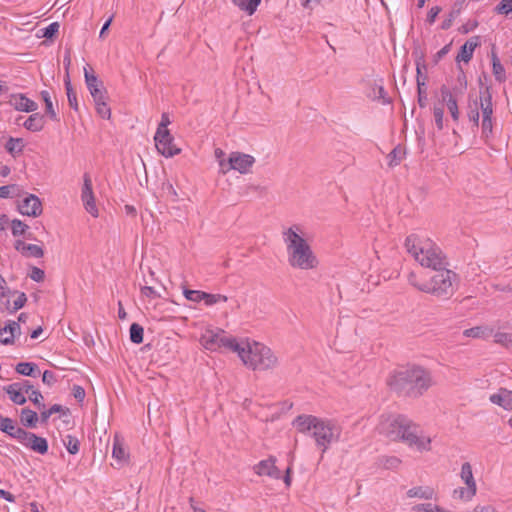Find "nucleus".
<instances>
[{
	"label": "nucleus",
	"instance_id": "nucleus-61",
	"mask_svg": "<svg viewBox=\"0 0 512 512\" xmlns=\"http://www.w3.org/2000/svg\"><path fill=\"white\" fill-rule=\"evenodd\" d=\"M15 384L19 385L20 388H21V391L23 392V394H30L33 389V386L29 384L28 381H22V382H16Z\"/></svg>",
	"mask_w": 512,
	"mask_h": 512
},
{
	"label": "nucleus",
	"instance_id": "nucleus-38",
	"mask_svg": "<svg viewBox=\"0 0 512 512\" xmlns=\"http://www.w3.org/2000/svg\"><path fill=\"white\" fill-rule=\"evenodd\" d=\"M15 370L24 376H35L36 365L30 362H20L16 365Z\"/></svg>",
	"mask_w": 512,
	"mask_h": 512
},
{
	"label": "nucleus",
	"instance_id": "nucleus-5",
	"mask_svg": "<svg viewBox=\"0 0 512 512\" xmlns=\"http://www.w3.org/2000/svg\"><path fill=\"white\" fill-rule=\"evenodd\" d=\"M405 247L407 252L423 267L438 269L447 265L444 253L430 238L408 236Z\"/></svg>",
	"mask_w": 512,
	"mask_h": 512
},
{
	"label": "nucleus",
	"instance_id": "nucleus-39",
	"mask_svg": "<svg viewBox=\"0 0 512 512\" xmlns=\"http://www.w3.org/2000/svg\"><path fill=\"white\" fill-rule=\"evenodd\" d=\"M143 334L144 330L141 325L138 323H133L130 326V340L135 344H140L143 342Z\"/></svg>",
	"mask_w": 512,
	"mask_h": 512
},
{
	"label": "nucleus",
	"instance_id": "nucleus-1",
	"mask_svg": "<svg viewBox=\"0 0 512 512\" xmlns=\"http://www.w3.org/2000/svg\"><path fill=\"white\" fill-rule=\"evenodd\" d=\"M287 262L293 269L314 270L319 260L314 253L302 226L293 224L282 231Z\"/></svg>",
	"mask_w": 512,
	"mask_h": 512
},
{
	"label": "nucleus",
	"instance_id": "nucleus-21",
	"mask_svg": "<svg viewBox=\"0 0 512 512\" xmlns=\"http://www.w3.org/2000/svg\"><path fill=\"white\" fill-rule=\"evenodd\" d=\"M441 97L442 102L447 107L452 119L457 122L460 117V112L456 96L447 87H442Z\"/></svg>",
	"mask_w": 512,
	"mask_h": 512
},
{
	"label": "nucleus",
	"instance_id": "nucleus-29",
	"mask_svg": "<svg viewBox=\"0 0 512 512\" xmlns=\"http://www.w3.org/2000/svg\"><path fill=\"white\" fill-rule=\"evenodd\" d=\"M25 147V142L22 138H13L10 137L5 145L6 150L9 154H11L13 157L19 156Z\"/></svg>",
	"mask_w": 512,
	"mask_h": 512
},
{
	"label": "nucleus",
	"instance_id": "nucleus-40",
	"mask_svg": "<svg viewBox=\"0 0 512 512\" xmlns=\"http://www.w3.org/2000/svg\"><path fill=\"white\" fill-rule=\"evenodd\" d=\"M65 89H66V94H67L68 103H69L70 107L72 109H74L75 111H77L78 110V101H77L76 92L74 91V89L72 87L71 81H65Z\"/></svg>",
	"mask_w": 512,
	"mask_h": 512
},
{
	"label": "nucleus",
	"instance_id": "nucleus-17",
	"mask_svg": "<svg viewBox=\"0 0 512 512\" xmlns=\"http://www.w3.org/2000/svg\"><path fill=\"white\" fill-rule=\"evenodd\" d=\"M275 463L276 460L272 457L262 460L257 465H255L254 472L259 476H268L273 479H280L281 472L276 467Z\"/></svg>",
	"mask_w": 512,
	"mask_h": 512
},
{
	"label": "nucleus",
	"instance_id": "nucleus-16",
	"mask_svg": "<svg viewBox=\"0 0 512 512\" xmlns=\"http://www.w3.org/2000/svg\"><path fill=\"white\" fill-rule=\"evenodd\" d=\"M23 446L39 453L45 454L48 451V443L47 440L43 437H39L34 433L25 431L23 429L19 438L17 439Z\"/></svg>",
	"mask_w": 512,
	"mask_h": 512
},
{
	"label": "nucleus",
	"instance_id": "nucleus-60",
	"mask_svg": "<svg viewBox=\"0 0 512 512\" xmlns=\"http://www.w3.org/2000/svg\"><path fill=\"white\" fill-rule=\"evenodd\" d=\"M441 9L440 7L438 6H434L432 7L429 12H428V15H427V21L432 24L435 22L436 20V17L438 16V14L440 13Z\"/></svg>",
	"mask_w": 512,
	"mask_h": 512
},
{
	"label": "nucleus",
	"instance_id": "nucleus-63",
	"mask_svg": "<svg viewBox=\"0 0 512 512\" xmlns=\"http://www.w3.org/2000/svg\"><path fill=\"white\" fill-rule=\"evenodd\" d=\"M232 3L237 6L241 11H244L246 12L248 15H253V7L252 5L250 6V8L246 7L243 5L242 2H240L239 0H231Z\"/></svg>",
	"mask_w": 512,
	"mask_h": 512
},
{
	"label": "nucleus",
	"instance_id": "nucleus-47",
	"mask_svg": "<svg viewBox=\"0 0 512 512\" xmlns=\"http://www.w3.org/2000/svg\"><path fill=\"white\" fill-rule=\"evenodd\" d=\"M400 459L394 456H387L381 459V466L385 469H396L400 466Z\"/></svg>",
	"mask_w": 512,
	"mask_h": 512
},
{
	"label": "nucleus",
	"instance_id": "nucleus-55",
	"mask_svg": "<svg viewBox=\"0 0 512 512\" xmlns=\"http://www.w3.org/2000/svg\"><path fill=\"white\" fill-rule=\"evenodd\" d=\"M141 295L143 297H147V298H151V299H155L160 296L159 293L153 287H150V286L141 287Z\"/></svg>",
	"mask_w": 512,
	"mask_h": 512
},
{
	"label": "nucleus",
	"instance_id": "nucleus-50",
	"mask_svg": "<svg viewBox=\"0 0 512 512\" xmlns=\"http://www.w3.org/2000/svg\"><path fill=\"white\" fill-rule=\"evenodd\" d=\"M481 128H482V136L485 139H488L492 135V132H493L492 118L482 119Z\"/></svg>",
	"mask_w": 512,
	"mask_h": 512
},
{
	"label": "nucleus",
	"instance_id": "nucleus-11",
	"mask_svg": "<svg viewBox=\"0 0 512 512\" xmlns=\"http://www.w3.org/2000/svg\"><path fill=\"white\" fill-rule=\"evenodd\" d=\"M400 441L418 452H427L431 449V437L420 431L413 423L410 424Z\"/></svg>",
	"mask_w": 512,
	"mask_h": 512
},
{
	"label": "nucleus",
	"instance_id": "nucleus-36",
	"mask_svg": "<svg viewBox=\"0 0 512 512\" xmlns=\"http://www.w3.org/2000/svg\"><path fill=\"white\" fill-rule=\"evenodd\" d=\"M490 334V330L484 326H476L463 331V335L468 338H485Z\"/></svg>",
	"mask_w": 512,
	"mask_h": 512
},
{
	"label": "nucleus",
	"instance_id": "nucleus-35",
	"mask_svg": "<svg viewBox=\"0 0 512 512\" xmlns=\"http://www.w3.org/2000/svg\"><path fill=\"white\" fill-rule=\"evenodd\" d=\"M413 512H451L448 510H445L441 506H439L436 503L429 502V503H421L417 504L412 507Z\"/></svg>",
	"mask_w": 512,
	"mask_h": 512
},
{
	"label": "nucleus",
	"instance_id": "nucleus-3",
	"mask_svg": "<svg viewBox=\"0 0 512 512\" xmlns=\"http://www.w3.org/2000/svg\"><path fill=\"white\" fill-rule=\"evenodd\" d=\"M233 352L245 367L254 371L272 370L279 364L270 347L250 338H238Z\"/></svg>",
	"mask_w": 512,
	"mask_h": 512
},
{
	"label": "nucleus",
	"instance_id": "nucleus-8",
	"mask_svg": "<svg viewBox=\"0 0 512 512\" xmlns=\"http://www.w3.org/2000/svg\"><path fill=\"white\" fill-rule=\"evenodd\" d=\"M411 423V420L403 415H386L382 416L378 430L390 440L396 441L403 437Z\"/></svg>",
	"mask_w": 512,
	"mask_h": 512
},
{
	"label": "nucleus",
	"instance_id": "nucleus-48",
	"mask_svg": "<svg viewBox=\"0 0 512 512\" xmlns=\"http://www.w3.org/2000/svg\"><path fill=\"white\" fill-rule=\"evenodd\" d=\"M495 11L498 14L508 15L512 12V0H501L496 6Z\"/></svg>",
	"mask_w": 512,
	"mask_h": 512
},
{
	"label": "nucleus",
	"instance_id": "nucleus-24",
	"mask_svg": "<svg viewBox=\"0 0 512 512\" xmlns=\"http://www.w3.org/2000/svg\"><path fill=\"white\" fill-rule=\"evenodd\" d=\"M112 457L119 466L124 465L129 458L124 441L118 435H115L113 439Z\"/></svg>",
	"mask_w": 512,
	"mask_h": 512
},
{
	"label": "nucleus",
	"instance_id": "nucleus-23",
	"mask_svg": "<svg viewBox=\"0 0 512 512\" xmlns=\"http://www.w3.org/2000/svg\"><path fill=\"white\" fill-rule=\"evenodd\" d=\"M84 78L92 98L104 94L103 90L101 89V82L98 80L97 76L93 73L89 66L84 67Z\"/></svg>",
	"mask_w": 512,
	"mask_h": 512
},
{
	"label": "nucleus",
	"instance_id": "nucleus-14",
	"mask_svg": "<svg viewBox=\"0 0 512 512\" xmlns=\"http://www.w3.org/2000/svg\"><path fill=\"white\" fill-rule=\"evenodd\" d=\"M81 200L85 210L94 218L99 216V210L96 205L92 189V181L88 175H84L83 187L81 191Z\"/></svg>",
	"mask_w": 512,
	"mask_h": 512
},
{
	"label": "nucleus",
	"instance_id": "nucleus-10",
	"mask_svg": "<svg viewBox=\"0 0 512 512\" xmlns=\"http://www.w3.org/2000/svg\"><path fill=\"white\" fill-rule=\"evenodd\" d=\"M255 163V158L249 154L241 152H232L228 160H220V173L227 174L230 170H235L241 174H247L251 171Z\"/></svg>",
	"mask_w": 512,
	"mask_h": 512
},
{
	"label": "nucleus",
	"instance_id": "nucleus-22",
	"mask_svg": "<svg viewBox=\"0 0 512 512\" xmlns=\"http://www.w3.org/2000/svg\"><path fill=\"white\" fill-rule=\"evenodd\" d=\"M478 45V36H474L468 39L460 48V51L456 57V61L468 63L472 59L473 53Z\"/></svg>",
	"mask_w": 512,
	"mask_h": 512
},
{
	"label": "nucleus",
	"instance_id": "nucleus-42",
	"mask_svg": "<svg viewBox=\"0 0 512 512\" xmlns=\"http://www.w3.org/2000/svg\"><path fill=\"white\" fill-rule=\"evenodd\" d=\"M228 300L227 296L225 295H222V294H211V293H207L205 292V296H204V304L206 306H213V305H216L218 303H222V302H226Z\"/></svg>",
	"mask_w": 512,
	"mask_h": 512
},
{
	"label": "nucleus",
	"instance_id": "nucleus-56",
	"mask_svg": "<svg viewBox=\"0 0 512 512\" xmlns=\"http://www.w3.org/2000/svg\"><path fill=\"white\" fill-rule=\"evenodd\" d=\"M171 123L169 115L167 113H163L161 116V121L158 125L156 132L169 131L167 129L168 125Z\"/></svg>",
	"mask_w": 512,
	"mask_h": 512
},
{
	"label": "nucleus",
	"instance_id": "nucleus-57",
	"mask_svg": "<svg viewBox=\"0 0 512 512\" xmlns=\"http://www.w3.org/2000/svg\"><path fill=\"white\" fill-rule=\"evenodd\" d=\"M44 271L38 267H33L32 270H31V273H30V278L33 280V281H36V282H41L43 281L44 279Z\"/></svg>",
	"mask_w": 512,
	"mask_h": 512
},
{
	"label": "nucleus",
	"instance_id": "nucleus-51",
	"mask_svg": "<svg viewBox=\"0 0 512 512\" xmlns=\"http://www.w3.org/2000/svg\"><path fill=\"white\" fill-rule=\"evenodd\" d=\"M58 30L59 24L57 22H53L41 30L42 36L45 38H51L58 32Z\"/></svg>",
	"mask_w": 512,
	"mask_h": 512
},
{
	"label": "nucleus",
	"instance_id": "nucleus-34",
	"mask_svg": "<svg viewBox=\"0 0 512 512\" xmlns=\"http://www.w3.org/2000/svg\"><path fill=\"white\" fill-rule=\"evenodd\" d=\"M491 59H492V71L495 76V79L498 82H503L506 78L505 69H504L503 65L501 64L499 58L497 57V55L495 53L492 54Z\"/></svg>",
	"mask_w": 512,
	"mask_h": 512
},
{
	"label": "nucleus",
	"instance_id": "nucleus-45",
	"mask_svg": "<svg viewBox=\"0 0 512 512\" xmlns=\"http://www.w3.org/2000/svg\"><path fill=\"white\" fill-rule=\"evenodd\" d=\"M14 294L15 291L8 287L5 278L0 274V299L6 302L10 297L14 296Z\"/></svg>",
	"mask_w": 512,
	"mask_h": 512
},
{
	"label": "nucleus",
	"instance_id": "nucleus-6",
	"mask_svg": "<svg viewBox=\"0 0 512 512\" xmlns=\"http://www.w3.org/2000/svg\"><path fill=\"white\" fill-rule=\"evenodd\" d=\"M434 270L436 271L435 274L425 281H420L417 275L411 272L408 275V282L418 290L428 294L438 297L451 295L454 291L456 274L446 269V266Z\"/></svg>",
	"mask_w": 512,
	"mask_h": 512
},
{
	"label": "nucleus",
	"instance_id": "nucleus-41",
	"mask_svg": "<svg viewBox=\"0 0 512 512\" xmlns=\"http://www.w3.org/2000/svg\"><path fill=\"white\" fill-rule=\"evenodd\" d=\"M183 295L187 300L199 303L204 301L205 292L199 290L184 289Z\"/></svg>",
	"mask_w": 512,
	"mask_h": 512
},
{
	"label": "nucleus",
	"instance_id": "nucleus-19",
	"mask_svg": "<svg viewBox=\"0 0 512 512\" xmlns=\"http://www.w3.org/2000/svg\"><path fill=\"white\" fill-rule=\"evenodd\" d=\"M20 334V324L16 321H8L3 328H0V342L4 345L13 344L15 337Z\"/></svg>",
	"mask_w": 512,
	"mask_h": 512
},
{
	"label": "nucleus",
	"instance_id": "nucleus-7",
	"mask_svg": "<svg viewBox=\"0 0 512 512\" xmlns=\"http://www.w3.org/2000/svg\"><path fill=\"white\" fill-rule=\"evenodd\" d=\"M237 339L236 337L227 335L226 332L220 328L207 326L203 329L199 342L204 349L212 352L222 349L233 352Z\"/></svg>",
	"mask_w": 512,
	"mask_h": 512
},
{
	"label": "nucleus",
	"instance_id": "nucleus-54",
	"mask_svg": "<svg viewBox=\"0 0 512 512\" xmlns=\"http://www.w3.org/2000/svg\"><path fill=\"white\" fill-rule=\"evenodd\" d=\"M29 399L38 406L39 409L44 408L43 396L38 390H32L29 394Z\"/></svg>",
	"mask_w": 512,
	"mask_h": 512
},
{
	"label": "nucleus",
	"instance_id": "nucleus-31",
	"mask_svg": "<svg viewBox=\"0 0 512 512\" xmlns=\"http://www.w3.org/2000/svg\"><path fill=\"white\" fill-rule=\"evenodd\" d=\"M23 126L29 131L39 132L44 127L43 117L38 113H34L27 118Z\"/></svg>",
	"mask_w": 512,
	"mask_h": 512
},
{
	"label": "nucleus",
	"instance_id": "nucleus-53",
	"mask_svg": "<svg viewBox=\"0 0 512 512\" xmlns=\"http://www.w3.org/2000/svg\"><path fill=\"white\" fill-rule=\"evenodd\" d=\"M65 445H66V448H67V450H68V452L70 454L78 453V451H79V443H78V441L75 438H73L71 436H68L67 437V442L65 443Z\"/></svg>",
	"mask_w": 512,
	"mask_h": 512
},
{
	"label": "nucleus",
	"instance_id": "nucleus-27",
	"mask_svg": "<svg viewBox=\"0 0 512 512\" xmlns=\"http://www.w3.org/2000/svg\"><path fill=\"white\" fill-rule=\"evenodd\" d=\"M0 430L16 439L19 438L23 431L12 419L3 416H0Z\"/></svg>",
	"mask_w": 512,
	"mask_h": 512
},
{
	"label": "nucleus",
	"instance_id": "nucleus-46",
	"mask_svg": "<svg viewBox=\"0 0 512 512\" xmlns=\"http://www.w3.org/2000/svg\"><path fill=\"white\" fill-rule=\"evenodd\" d=\"M27 229H28V226L21 220H19V219L12 220L11 231L14 236L23 235Z\"/></svg>",
	"mask_w": 512,
	"mask_h": 512
},
{
	"label": "nucleus",
	"instance_id": "nucleus-18",
	"mask_svg": "<svg viewBox=\"0 0 512 512\" xmlns=\"http://www.w3.org/2000/svg\"><path fill=\"white\" fill-rule=\"evenodd\" d=\"M489 401L504 410H512V390L500 388L489 396Z\"/></svg>",
	"mask_w": 512,
	"mask_h": 512
},
{
	"label": "nucleus",
	"instance_id": "nucleus-49",
	"mask_svg": "<svg viewBox=\"0 0 512 512\" xmlns=\"http://www.w3.org/2000/svg\"><path fill=\"white\" fill-rule=\"evenodd\" d=\"M468 118L475 126H478L480 115L477 101H475L473 105L469 104Z\"/></svg>",
	"mask_w": 512,
	"mask_h": 512
},
{
	"label": "nucleus",
	"instance_id": "nucleus-32",
	"mask_svg": "<svg viewBox=\"0 0 512 512\" xmlns=\"http://www.w3.org/2000/svg\"><path fill=\"white\" fill-rule=\"evenodd\" d=\"M93 100H94L96 112L98 113V115L100 117H102L103 119H109L111 116V110H110L108 104L106 103L105 95L104 94L99 95V96L93 98Z\"/></svg>",
	"mask_w": 512,
	"mask_h": 512
},
{
	"label": "nucleus",
	"instance_id": "nucleus-9",
	"mask_svg": "<svg viewBox=\"0 0 512 512\" xmlns=\"http://www.w3.org/2000/svg\"><path fill=\"white\" fill-rule=\"evenodd\" d=\"M459 477L464 484L453 491V497L464 502L471 501L477 493V483L474 478L473 469L469 462L461 465Z\"/></svg>",
	"mask_w": 512,
	"mask_h": 512
},
{
	"label": "nucleus",
	"instance_id": "nucleus-13",
	"mask_svg": "<svg viewBox=\"0 0 512 512\" xmlns=\"http://www.w3.org/2000/svg\"><path fill=\"white\" fill-rule=\"evenodd\" d=\"M154 141L157 151L166 158H171L181 152V149L175 145L170 131L156 132Z\"/></svg>",
	"mask_w": 512,
	"mask_h": 512
},
{
	"label": "nucleus",
	"instance_id": "nucleus-43",
	"mask_svg": "<svg viewBox=\"0 0 512 512\" xmlns=\"http://www.w3.org/2000/svg\"><path fill=\"white\" fill-rule=\"evenodd\" d=\"M41 95V98L43 99V101L45 102V106H46V113L52 118V119H56V111L53 107V103H52V100H51V96H50V93L46 90H43L41 91L40 93Z\"/></svg>",
	"mask_w": 512,
	"mask_h": 512
},
{
	"label": "nucleus",
	"instance_id": "nucleus-25",
	"mask_svg": "<svg viewBox=\"0 0 512 512\" xmlns=\"http://www.w3.org/2000/svg\"><path fill=\"white\" fill-rule=\"evenodd\" d=\"M15 249L23 256L41 258L44 255L42 247L36 244H28L22 240H17L14 243Z\"/></svg>",
	"mask_w": 512,
	"mask_h": 512
},
{
	"label": "nucleus",
	"instance_id": "nucleus-30",
	"mask_svg": "<svg viewBox=\"0 0 512 512\" xmlns=\"http://www.w3.org/2000/svg\"><path fill=\"white\" fill-rule=\"evenodd\" d=\"M7 394L9 395L10 400L17 404L23 405L26 402V397L21 391V388L17 384H10L5 388Z\"/></svg>",
	"mask_w": 512,
	"mask_h": 512
},
{
	"label": "nucleus",
	"instance_id": "nucleus-26",
	"mask_svg": "<svg viewBox=\"0 0 512 512\" xmlns=\"http://www.w3.org/2000/svg\"><path fill=\"white\" fill-rule=\"evenodd\" d=\"M409 498H419L426 500H437L438 494L433 487L430 486H417L412 487L407 491Z\"/></svg>",
	"mask_w": 512,
	"mask_h": 512
},
{
	"label": "nucleus",
	"instance_id": "nucleus-59",
	"mask_svg": "<svg viewBox=\"0 0 512 512\" xmlns=\"http://www.w3.org/2000/svg\"><path fill=\"white\" fill-rule=\"evenodd\" d=\"M42 381H43V383L51 386L56 382V376L53 372L46 370L43 373Z\"/></svg>",
	"mask_w": 512,
	"mask_h": 512
},
{
	"label": "nucleus",
	"instance_id": "nucleus-64",
	"mask_svg": "<svg viewBox=\"0 0 512 512\" xmlns=\"http://www.w3.org/2000/svg\"><path fill=\"white\" fill-rule=\"evenodd\" d=\"M477 21H471L461 27V32L468 33L477 27Z\"/></svg>",
	"mask_w": 512,
	"mask_h": 512
},
{
	"label": "nucleus",
	"instance_id": "nucleus-33",
	"mask_svg": "<svg viewBox=\"0 0 512 512\" xmlns=\"http://www.w3.org/2000/svg\"><path fill=\"white\" fill-rule=\"evenodd\" d=\"M14 296H16V299L13 301V303H10V299H8L5 302V307L10 313H14L24 307L25 303L27 302L26 294L23 292L15 291Z\"/></svg>",
	"mask_w": 512,
	"mask_h": 512
},
{
	"label": "nucleus",
	"instance_id": "nucleus-37",
	"mask_svg": "<svg viewBox=\"0 0 512 512\" xmlns=\"http://www.w3.org/2000/svg\"><path fill=\"white\" fill-rule=\"evenodd\" d=\"M38 420L37 413L30 409H23L21 411V421L27 427H34Z\"/></svg>",
	"mask_w": 512,
	"mask_h": 512
},
{
	"label": "nucleus",
	"instance_id": "nucleus-4",
	"mask_svg": "<svg viewBox=\"0 0 512 512\" xmlns=\"http://www.w3.org/2000/svg\"><path fill=\"white\" fill-rule=\"evenodd\" d=\"M388 383L394 390L419 397L433 386L434 381L428 370L413 366L394 373Z\"/></svg>",
	"mask_w": 512,
	"mask_h": 512
},
{
	"label": "nucleus",
	"instance_id": "nucleus-12",
	"mask_svg": "<svg viewBox=\"0 0 512 512\" xmlns=\"http://www.w3.org/2000/svg\"><path fill=\"white\" fill-rule=\"evenodd\" d=\"M400 441L418 452H427L431 449V437L420 431L413 423L410 424Z\"/></svg>",
	"mask_w": 512,
	"mask_h": 512
},
{
	"label": "nucleus",
	"instance_id": "nucleus-20",
	"mask_svg": "<svg viewBox=\"0 0 512 512\" xmlns=\"http://www.w3.org/2000/svg\"><path fill=\"white\" fill-rule=\"evenodd\" d=\"M10 104L15 110L20 112H35L38 105L35 101L29 99L24 94H15L11 96Z\"/></svg>",
	"mask_w": 512,
	"mask_h": 512
},
{
	"label": "nucleus",
	"instance_id": "nucleus-44",
	"mask_svg": "<svg viewBox=\"0 0 512 512\" xmlns=\"http://www.w3.org/2000/svg\"><path fill=\"white\" fill-rule=\"evenodd\" d=\"M433 116L435 120V124L439 130H442L444 127V108L441 105H434L433 107Z\"/></svg>",
	"mask_w": 512,
	"mask_h": 512
},
{
	"label": "nucleus",
	"instance_id": "nucleus-15",
	"mask_svg": "<svg viewBox=\"0 0 512 512\" xmlns=\"http://www.w3.org/2000/svg\"><path fill=\"white\" fill-rule=\"evenodd\" d=\"M18 211L24 216L38 217L43 212L42 202L38 196L26 194L18 204Z\"/></svg>",
	"mask_w": 512,
	"mask_h": 512
},
{
	"label": "nucleus",
	"instance_id": "nucleus-2",
	"mask_svg": "<svg viewBox=\"0 0 512 512\" xmlns=\"http://www.w3.org/2000/svg\"><path fill=\"white\" fill-rule=\"evenodd\" d=\"M292 425L299 433L312 437L322 455L341 437V427L334 420L327 418L303 414L297 416Z\"/></svg>",
	"mask_w": 512,
	"mask_h": 512
},
{
	"label": "nucleus",
	"instance_id": "nucleus-52",
	"mask_svg": "<svg viewBox=\"0 0 512 512\" xmlns=\"http://www.w3.org/2000/svg\"><path fill=\"white\" fill-rule=\"evenodd\" d=\"M16 189V185L0 186V198L7 199L13 197V193Z\"/></svg>",
	"mask_w": 512,
	"mask_h": 512
},
{
	"label": "nucleus",
	"instance_id": "nucleus-62",
	"mask_svg": "<svg viewBox=\"0 0 512 512\" xmlns=\"http://www.w3.org/2000/svg\"><path fill=\"white\" fill-rule=\"evenodd\" d=\"M232 3L237 6L241 11H244L246 12L248 15H253V7L252 5L250 6V8L246 7L243 5L242 2H240L239 0H231Z\"/></svg>",
	"mask_w": 512,
	"mask_h": 512
},
{
	"label": "nucleus",
	"instance_id": "nucleus-28",
	"mask_svg": "<svg viewBox=\"0 0 512 512\" xmlns=\"http://www.w3.org/2000/svg\"><path fill=\"white\" fill-rule=\"evenodd\" d=\"M480 108L482 113V119L492 118L493 104L492 97L488 90L480 94Z\"/></svg>",
	"mask_w": 512,
	"mask_h": 512
},
{
	"label": "nucleus",
	"instance_id": "nucleus-58",
	"mask_svg": "<svg viewBox=\"0 0 512 512\" xmlns=\"http://www.w3.org/2000/svg\"><path fill=\"white\" fill-rule=\"evenodd\" d=\"M495 341L505 345L512 343V334L498 333L495 335Z\"/></svg>",
	"mask_w": 512,
	"mask_h": 512
}]
</instances>
